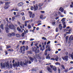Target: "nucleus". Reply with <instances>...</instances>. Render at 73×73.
I'll use <instances>...</instances> for the list:
<instances>
[{"mask_svg": "<svg viewBox=\"0 0 73 73\" xmlns=\"http://www.w3.org/2000/svg\"><path fill=\"white\" fill-rule=\"evenodd\" d=\"M66 19V18H63L61 20L62 21V22L64 21H65V19Z\"/></svg>", "mask_w": 73, "mask_h": 73, "instance_id": "nucleus-39", "label": "nucleus"}, {"mask_svg": "<svg viewBox=\"0 0 73 73\" xmlns=\"http://www.w3.org/2000/svg\"><path fill=\"white\" fill-rule=\"evenodd\" d=\"M55 60L56 61H58V56H57L55 58Z\"/></svg>", "mask_w": 73, "mask_h": 73, "instance_id": "nucleus-30", "label": "nucleus"}, {"mask_svg": "<svg viewBox=\"0 0 73 73\" xmlns=\"http://www.w3.org/2000/svg\"><path fill=\"white\" fill-rule=\"evenodd\" d=\"M50 60H54H54H55V59L54 58H51Z\"/></svg>", "mask_w": 73, "mask_h": 73, "instance_id": "nucleus-52", "label": "nucleus"}, {"mask_svg": "<svg viewBox=\"0 0 73 73\" xmlns=\"http://www.w3.org/2000/svg\"><path fill=\"white\" fill-rule=\"evenodd\" d=\"M71 57L72 58V60H73V52H72V54H71Z\"/></svg>", "mask_w": 73, "mask_h": 73, "instance_id": "nucleus-29", "label": "nucleus"}, {"mask_svg": "<svg viewBox=\"0 0 73 73\" xmlns=\"http://www.w3.org/2000/svg\"><path fill=\"white\" fill-rule=\"evenodd\" d=\"M52 24L53 25H55V24H56V21H53Z\"/></svg>", "mask_w": 73, "mask_h": 73, "instance_id": "nucleus-22", "label": "nucleus"}, {"mask_svg": "<svg viewBox=\"0 0 73 73\" xmlns=\"http://www.w3.org/2000/svg\"><path fill=\"white\" fill-rule=\"evenodd\" d=\"M22 20L23 21L25 20V17H22Z\"/></svg>", "mask_w": 73, "mask_h": 73, "instance_id": "nucleus-44", "label": "nucleus"}, {"mask_svg": "<svg viewBox=\"0 0 73 73\" xmlns=\"http://www.w3.org/2000/svg\"><path fill=\"white\" fill-rule=\"evenodd\" d=\"M60 16L61 17H64V15H60Z\"/></svg>", "mask_w": 73, "mask_h": 73, "instance_id": "nucleus-55", "label": "nucleus"}, {"mask_svg": "<svg viewBox=\"0 0 73 73\" xmlns=\"http://www.w3.org/2000/svg\"><path fill=\"white\" fill-rule=\"evenodd\" d=\"M3 3H4L2 1H0V4H3Z\"/></svg>", "mask_w": 73, "mask_h": 73, "instance_id": "nucleus-56", "label": "nucleus"}, {"mask_svg": "<svg viewBox=\"0 0 73 73\" xmlns=\"http://www.w3.org/2000/svg\"><path fill=\"white\" fill-rule=\"evenodd\" d=\"M58 73H60V68H58Z\"/></svg>", "mask_w": 73, "mask_h": 73, "instance_id": "nucleus-50", "label": "nucleus"}, {"mask_svg": "<svg viewBox=\"0 0 73 73\" xmlns=\"http://www.w3.org/2000/svg\"><path fill=\"white\" fill-rule=\"evenodd\" d=\"M9 8V5H7L5 6L4 7V8L5 9H8Z\"/></svg>", "mask_w": 73, "mask_h": 73, "instance_id": "nucleus-11", "label": "nucleus"}, {"mask_svg": "<svg viewBox=\"0 0 73 73\" xmlns=\"http://www.w3.org/2000/svg\"><path fill=\"white\" fill-rule=\"evenodd\" d=\"M58 28H56V32H58Z\"/></svg>", "mask_w": 73, "mask_h": 73, "instance_id": "nucleus-43", "label": "nucleus"}, {"mask_svg": "<svg viewBox=\"0 0 73 73\" xmlns=\"http://www.w3.org/2000/svg\"><path fill=\"white\" fill-rule=\"evenodd\" d=\"M32 50L33 52H35L37 50V48L36 47H34V48H32Z\"/></svg>", "mask_w": 73, "mask_h": 73, "instance_id": "nucleus-12", "label": "nucleus"}, {"mask_svg": "<svg viewBox=\"0 0 73 73\" xmlns=\"http://www.w3.org/2000/svg\"><path fill=\"white\" fill-rule=\"evenodd\" d=\"M73 68L72 67H71L69 69V70H72V69Z\"/></svg>", "mask_w": 73, "mask_h": 73, "instance_id": "nucleus-64", "label": "nucleus"}, {"mask_svg": "<svg viewBox=\"0 0 73 73\" xmlns=\"http://www.w3.org/2000/svg\"><path fill=\"white\" fill-rule=\"evenodd\" d=\"M42 5H43L42 3H40L39 4V7H41V6H42Z\"/></svg>", "mask_w": 73, "mask_h": 73, "instance_id": "nucleus-31", "label": "nucleus"}, {"mask_svg": "<svg viewBox=\"0 0 73 73\" xmlns=\"http://www.w3.org/2000/svg\"><path fill=\"white\" fill-rule=\"evenodd\" d=\"M49 56V54L48 55V56H47L46 57V59H48V60H50V56Z\"/></svg>", "mask_w": 73, "mask_h": 73, "instance_id": "nucleus-25", "label": "nucleus"}, {"mask_svg": "<svg viewBox=\"0 0 73 73\" xmlns=\"http://www.w3.org/2000/svg\"><path fill=\"white\" fill-rule=\"evenodd\" d=\"M34 10L35 11H36L38 9V5H36V6L34 5Z\"/></svg>", "mask_w": 73, "mask_h": 73, "instance_id": "nucleus-10", "label": "nucleus"}, {"mask_svg": "<svg viewBox=\"0 0 73 73\" xmlns=\"http://www.w3.org/2000/svg\"><path fill=\"white\" fill-rule=\"evenodd\" d=\"M25 48L26 50H28V46H27L25 48L24 46L23 47H21L19 51L20 52L22 53L23 51L25 52Z\"/></svg>", "mask_w": 73, "mask_h": 73, "instance_id": "nucleus-4", "label": "nucleus"}, {"mask_svg": "<svg viewBox=\"0 0 73 73\" xmlns=\"http://www.w3.org/2000/svg\"><path fill=\"white\" fill-rule=\"evenodd\" d=\"M34 60H35V62H37V59L35 58Z\"/></svg>", "mask_w": 73, "mask_h": 73, "instance_id": "nucleus-63", "label": "nucleus"}, {"mask_svg": "<svg viewBox=\"0 0 73 73\" xmlns=\"http://www.w3.org/2000/svg\"><path fill=\"white\" fill-rule=\"evenodd\" d=\"M28 27L29 29H31V25H28Z\"/></svg>", "mask_w": 73, "mask_h": 73, "instance_id": "nucleus-34", "label": "nucleus"}, {"mask_svg": "<svg viewBox=\"0 0 73 73\" xmlns=\"http://www.w3.org/2000/svg\"><path fill=\"white\" fill-rule=\"evenodd\" d=\"M22 37H24V33H23L21 35Z\"/></svg>", "mask_w": 73, "mask_h": 73, "instance_id": "nucleus-45", "label": "nucleus"}, {"mask_svg": "<svg viewBox=\"0 0 73 73\" xmlns=\"http://www.w3.org/2000/svg\"><path fill=\"white\" fill-rule=\"evenodd\" d=\"M14 11H18L19 10L17 9V8H15Z\"/></svg>", "mask_w": 73, "mask_h": 73, "instance_id": "nucleus-38", "label": "nucleus"}, {"mask_svg": "<svg viewBox=\"0 0 73 73\" xmlns=\"http://www.w3.org/2000/svg\"><path fill=\"white\" fill-rule=\"evenodd\" d=\"M20 28L21 29H23V28H24V24L20 26Z\"/></svg>", "mask_w": 73, "mask_h": 73, "instance_id": "nucleus-19", "label": "nucleus"}, {"mask_svg": "<svg viewBox=\"0 0 73 73\" xmlns=\"http://www.w3.org/2000/svg\"><path fill=\"white\" fill-rule=\"evenodd\" d=\"M45 18H46V17H43V15H41L40 17V19H42L43 20V19H45Z\"/></svg>", "mask_w": 73, "mask_h": 73, "instance_id": "nucleus-16", "label": "nucleus"}, {"mask_svg": "<svg viewBox=\"0 0 73 73\" xmlns=\"http://www.w3.org/2000/svg\"><path fill=\"white\" fill-rule=\"evenodd\" d=\"M70 40H73V35H71L70 36Z\"/></svg>", "mask_w": 73, "mask_h": 73, "instance_id": "nucleus-23", "label": "nucleus"}, {"mask_svg": "<svg viewBox=\"0 0 73 73\" xmlns=\"http://www.w3.org/2000/svg\"><path fill=\"white\" fill-rule=\"evenodd\" d=\"M16 36L17 37H20V36H21L20 35V34H17L16 35Z\"/></svg>", "mask_w": 73, "mask_h": 73, "instance_id": "nucleus-26", "label": "nucleus"}, {"mask_svg": "<svg viewBox=\"0 0 73 73\" xmlns=\"http://www.w3.org/2000/svg\"><path fill=\"white\" fill-rule=\"evenodd\" d=\"M20 65H21V66H22L23 65V62H20Z\"/></svg>", "mask_w": 73, "mask_h": 73, "instance_id": "nucleus-51", "label": "nucleus"}, {"mask_svg": "<svg viewBox=\"0 0 73 73\" xmlns=\"http://www.w3.org/2000/svg\"><path fill=\"white\" fill-rule=\"evenodd\" d=\"M50 67L51 68L53 69V70L54 71H56L57 70V68H56V67L55 66H53L52 65H50Z\"/></svg>", "mask_w": 73, "mask_h": 73, "instance_id": "nucleus-7", "label": "nucleus"}, {"mask_svg": "<svg viewBox=\"0 0 73 73\" xmlns=\"http://www.w3.org/2000/svg\"><path fill=\"white\" fill-rule=\"evenodd\" d=\"M34 9V8H33V6H31V9L32 11H33V9Z\"/></svg>", "mask_w": 73, "mask_h": 73, "instance_id": "nucleus-36", "label": "nucleus"}, {"mask_svg": "<svg viewBox=\"0 0 73 73\" xmlns=\"http://www.w3.org/2000/svg\"><path fill=\"white\" fill-rule=\"evenodd\" d=\"M64 10V9L62 7H61L59 9V10L61 12H62V13L63 12Z\"/></svg>", "mask_w": 73, "mask_h": 73, "instance_id": "nucleus-14", "label": "nucleus"}, {"mask_svg": "<svg viewBox=\"0 0 73 73\" xmlns=\"http://www.w3.org/2000/svg\"><path fill=\"white\" fill-rule=\"evenodd\" d=\"M64 71L66 73H67V72H68V69L67 70H65Z\"/></svg>", "mask_w": 73, "mask_h": 73, "instance_id": "nucleus-48", "label": "nucleus"}, {"mask_svg": "<svg viewBox=\"0 0 73 73\" xmlns=\"http://www.w3.org/2000/svg\"><path fill=\"white\" fill-rule=\"evenodd\" d=\"M72 28H70V29L68 31L70 32H71L72 31Z\"/></svg>", "mask_w": 73, "mask_h": 73, "instance_id": "nucleus-46", "label": "nucleus"}, {"mask_svg": "<svg viewBox=\"0 0 73 73\" xmlns=\"http://www.w3.org/2000/svg\"><path fill=\"white\" fill-rule=\"evenodd\" d=\"M17 30L19 31V32L20 31H21L20 29H19V27L17 28Z\"/></svg>", "mask_w": 73, "mask_h": 73, "instance_id": "nucleus-49", "label": "nucleus"}, {"mask_svg": "<svg viewBox=\"0 0 73 73\" xmlns=\"http://www.w3.org/2000/svg\"><path fill=\"white\" fill-rule=\"evenodd\" d=\"M21 15L22 16H24V13L22 12L21 13Z\"/></svg>", "mask_w": 73, "mask_h": 73, "instance_id": "nucleus-41", "label": "nucleus"}, {"mask_svg": "<svg viewBox=\"0 0 73 73\" xmlns=\"http://www.w3.org/2000/svg\"><path fill=\"white\" fill-rule=\"evenodd\" d=\"M56 65H60V63L58 62H56L55 63Z\"/></svg>", "mask_w": 73, "mask_h": 73, "instance_id": "nucleus-33", "label": "nucleus"}, {"mask_svg": "<svg viewBox=\"0 0 73 73\" xmlns=\"http://www.w3.org/2000/svg\"><path fill=\"white\" fill-rule=\"evenodd\" d=\"M68 37H69V36H67L66 37V41H68Z\"/></svg>", "mask_w": 73, "mask_h": 73, "instance_id": "nucleus-35", "label": "nucleus"}, {"mask_svg": "<svg viewBox=\"0 0 73 73\" xmlns=\"http://www.w3.org/2000/svg\"><path fill=\"white\" fill-rule=\"evenodd\" d=\"M37 69H38V68H33V69H32V71H36V70H37Z\"/></svg>", "mask_w": 73, "mask_h": 73, "instance_id": "nucleus-21", "label": "nucleus"}, {"mask_svg": "<svg viewBox=\"0 0 73 73\" xmlns=\"http://www.w3.org/2000/svg\"><path fill=\"white\" fill-rule=\"evenodd\" d=\"M62 23H63V25H65V22H62Z\"/></svg>", "mask_w": 73, "mask_h": 73, "instance_id": "nucleus-57", "label": "nucleus"}, {"mask_svg": "<svg viewBox=\"0 0 73 73\" xmlns=\"http://www.w3.org/2000/svg\"><path fill=\"white\" fill-rule=\"evenodd\" d=\"M61 66L62 68L63 69H65V67H64V65H61Z\"/></svg>", "mask_w": 73, "mask_h": 73, "instance_id": "nucleus-42", "label": "nucleus"}, {"mask_svg": "<svg viewBox=\"0 0 73 73\" xmlns=\"http://www.w3.org/2000/svg\"><path fill=\"white\" fill-rule=\"evenodd\" d=\"M5 19L7 22H8V18H5Z\"/></svg>", "mask_w": 73, "mask_h": 73, "instance_id": "nucleus-59", "label": "nucleus"}, {"mask_svg": "<svg viewBox=\"0 0 73 73\" xmlns=\"http://www.w3.org/2000/svg\"><path fill=\"white\" fill-rule=\"evenodd\" d=\"M7 36L9 37H11V36H12L11 33H9L8 34Z\"/></svg>", "mask_w": 73, "mask_h": 73, "instance_id": "nucleus-28", "label": "nucleus"}, {"mask_svg": "<svg viewBox=\"0 0 73 73\" xmlns=\"http://www.w3.org/2000/svg\"><path fill=\"white\" fill-rule=\"evenodd\" d=\"M42 39H43V40H46V38H45V37H42Z\"/></svg>", "mask_w": 73, "mask_h": 73, "instance_id": "nucleus-40", "label": "nucleus"}, {"mask_svg": "<svg viewBox=\"0 0 73 73\" xmlns=\"http://www.w3.org/2000/svg\"><path fill=\"white\" fill-rule=\"evenodd\" d=\"M35 39H32V38H31L30 39V41H33V40H34Z\"/></svg>", "mask_w": 73, "mask_h": 73, "instance_id": "nucleus-61", "label": "nucleus"}, {"mask_svg": "<svg viewBox=\"0 0 73 73\" xmlns=\"http://www.w3.org/2000/svg\"><path fill=\"white\" fill-rule=\"evenodd\" d=\"M1 66L2 68L4 69L5 68H9V64L7 63H1Z\"/></svg>", "mask_w": 73, "mask_h": 73, "instance_id": "nucleus-3", "label": "nucleus"}, {"mask_svg": "<svg viewBox=\"0 0 73 73\" xmlns=\"http://www.w3.org/2000/svg\"><path fill=\"white\" fill-rule=\"evenodd\" d=\"M11 48V46H8L6 47V48H7V49H8V48Z\"/></svg>", "mask_w": 73, "mask_h": 73, "instance_id": "nucleus-47", "label": "nucleus"}, {"mask_svg": "<svg viewBox=\"0 0 73 73\" xmlns=\"http://www.w3.org/2000/svg\"><path fill=\"white\" fill-rule=\"evenodd\" d=\"M47 70H48V72H50V73H52V69L50 67H48L47 68Z\"/></svg>", "mask_w": 73, "mask_h": 73, "instance_id": "nucleus-13", "label": "nucleus"}, {"mask_svg": "<svg viewBox=\"0 0 73 73\" xmlns=\"http://www.w3.org/2000/svg\"><path fill=\"white\" fill-rule=\"evenodd\" d=\"M64 14H66V11H64Z\"/></svg>", "mask_w": 73, "mask_h": 73, "instance_id": "nucleus-53", "label": "nucleus"}, {"mask_svg": "<svg viewBox=\"0 0 73 73\" xmlns=\"http://www.w3.org/2000/svg\"><path fill=\"white\" fill-rule=\"evenodd\" d=\"M39 52H40V50H36L35 52V53H39Z\"/></svg>", "mask_w": 73, "mask_h": 73, "instance_id": "nucleus-24", "label": "nucleus"}, {"mask_svg": "<svg viewBox=\"0 0 73 73\" xmlns=\"http://www.w3.org/2000/svg\"><path fill=\"white\" fill-rule=\"evenodd\" d=\"M25 41L23 40L22 43V44L23 45V44H24V43H25Z\"/></svg>", "mask_w": 73, "mask_h": 73, "instance_id": "nucleus-54", "label": "nucleus"}, {"mask_svg": "<svg viewBox=\"0 0 73 73\" xmlns=\"http://www.w3.org/2000/svg\"><path fill=\"white\" fill-rule=\"evenodd\" d=\"M8 27L11 29H16L15 27L12 23H11L9 24V25L8 24H7L5 25V29L7 33H8L9 31V29L8 28Z\"/></svg>", "mask_w": 73, "mask_h": 73, "instance_id": "nucleus-1", "label": "nucleus"}, {"mask_svg": "<svg viewBox=\"0 0 73 73\" xmlns=\"http://www.w3.org/2000/svg\"><path fill=\"white\" fill-rule=\"evenodd\" d=\"M27 53H29V54H31V51H28L27 52Z\"/></svg>", "mask_w": 73, "mask_h": 73, "instance_id": "nucleus-62", "label": "nucleus"}, {"mask_svg": "<svg viewBox=\"0 0 73 73\" xmlns=\"http://www.w3.org/2000/svg\"><path fill=\"white\" fill-rule=\"evenodd\" d=\"M36 58H38V59H41V57H40L39 56V55H36Z\"/></svg>", "mask_w": 73, "mask_h": 73, "instance_id": "nucleus-18", "label": "nucleus"}, {"mask_svg": "<svg viewBox=\"0 0 73 73\" xmlns=\"http://www.w3.org/2000/svg\"><path fill=\"white\" fill-rule=\"evenodd\" d=\"M26 3H27V4H28L29 3V2L28 1H26Z\"/></svg>", "mask_w": 73, "mask_h": 73, "instance_id": "nucleus-58", "label": "nucleus"}, {"mask_svg": "<svg viewBox=\"0 0 73 73\" xmlns=\"http://www.w3.org/2000/svg\"><path fill=\"white\" fill-rule=\"evenodd\" d=\"M28 57L31 60L28 61L27 60V62L25 61V62H23V64L24 65H27V64H28V63H29V64H31L32 63V62H33V58H32V57L29 56H28Z\"/></svg>", "mask_w": 73, "mask_h": 73, "instance_id": "nucleus-2", "label": "nucleus"}, {"mask_svg": "<svg viewBox=\"0 0 73 73\" xmlns=\"http://www.w3.org/2000/svg\"><path fill=\"white\" fill-rule=\"evenodd\" d=\"M29 14L30 17L31 18H32V19H33V18L35 17V14H32V12L31 11H29Z\"/></svg>", "mask_w": 73, "mask_h": 73, "instance_id": "nucleus-5", "label": "nucleus"}, {"mask_svg": "<svg viewBox=\"0 0 73 73\" xmlns=\"http://www.w3.org/2000/svg\"><path fill=\"white\" fill-rule=\"evenodd\" d=\"M23 5H24V3L23 2H20L17 4V5L19 7H21V6H23Z\"/></svg>", "mask_w": 73, "mask_h": 73, "instance_id": "nucleus-9", "label": "nucleus"}, {"mask_svg": "<svg viewBox=\"0 0 73 73\" xmlns=\"http://www.w3.org/2000/svg\"><path fill=\"white\" fill-rule=\"evenodd\" d=\"M29 22V21H25V23L24 24V25L25 27H27V23H28Z\"/></svg>", "mask_w": 73, "mask_h": 73, "instance_id": "nucleus-20", "label": "nucleus"}, {"mask_svg": "<svg viewBox=\"0 0 73 73\" xmlns=\"http://www.w3.org/2000/svg\"><path fill=\"white\" fill-rule=\"evenodd\" d=\"M11 36H15L16 35V34L15 33H11Z\"/></svg>", "mask_w": 73, "mask_h": 73, "instance_id": "nucleus-27", "label": "nucleus"}, {"mask_svg": "<svg viewBox=\"0 0 73 73\" xmlns=\"http://www.w3.org/2000/svg\"><path fill=\"white\" fill-rule=\"evenodd\" d=\"M10 3H9V2H6L5 3V5H8V4H9Z\"/></svg>", "mask_w": 73, "mask_h": 73, "instance_id": "nucleus-37", "label": "nucleus"}, {"mask_svg": "<svg viewBox=\"0 0 73 73\" xmlns=\"http://www.w3.org/2000/svg\"><path fill=\"white\" fill-rule=\"evenodd\" d=\"M47 50H48V51H49V52H50V48H48L47 49Z\"/></svg>", "mask_w": 73, "mask_h": 73, "instance_id": "nucleus-60", "label": "nucleus"}, {"mask_svg": "<svg viewBox=\"0 0 73 73\" xmlns=\"http://www.w3.org/2000/svg\"><path fill=\"white\" fill-rule=\"evenodd\" d=\"M58 27L60 30H61V29H62V25H61V24H59L58 26Z\"/></svg>", "mask_w": 73, "mask_h": 73, "instance_id": "nucleus-15", "label": "nucleus"}, {"mask_svg": "<svg viewBox=\"0 0 73 73\" xmlns=\"http://www.w3.org/2000/svg\"><path fill=\"white\" fill-rule=\"evenodd\" d=\"M0 28H1L2 29H4V25L3 24H1L0 26Z\"/></svg>", "mask_w": 73, "mask_h": 73, "instance_id": "nucleus-17", "label": "nucleus"}, {"mask_svg": "<svg viewBox=\"0 0 73 73\" xmlns=\"http://www.w3.org/2000/svg\"><path fill=\"white\" fill-rule=\"evenodd\" d=\"M8 50V51H9L10 52H12L13 51V49H9V50Z\"/></svg>", "mask_w": 73, "mask_h": 73, "instance_id": "nucleus-32", "label": "nucleus"}, {"mask_svg": "<svg viewBox=\"0 0 73 73\" xmlns=\"http://www.w3.org/2000/svg\"><path fill=\"white\" fill-rule=\"evenodd\" d=\"M64 60H65L66 61H68V56H65L64 57L62 58Z\"/></svg>", "mask_w": 73, "mask_h": 73, "instance_id": "nucleus-8", "label": "nucleus"}, {"mask_svg": "<svg viewBox=\"0 0 73 73\" xmlns=\"http://www.w3.org/2000/svg\"><path fill=\"white\" fill-rule=\"evenodd\" d=\"M13 65L14 67H15V66H16V67H18V66L20 65V63L19 62H18L17 63V62L15 63H15H14Z\"/></svg>", "mask_w": 73, "mask_h": 73, "instance_id": "nucleus-6", "label": "nucleus"}]
</instances>
